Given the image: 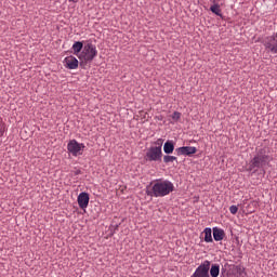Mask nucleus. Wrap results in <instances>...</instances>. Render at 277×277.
Segmentation results:
<instances>
[{
	"label": "nucleus",
	"instance_id": "2",
	"mask_svg": "<svg viewBox=\"0 0 277 277\" xmlns=\"http://www.w3.org/2000/svg\"><path fill=\"white\" fill-rule=\"evenodd\" d=\"M174 189V184L169 181H157L154 183L151 190L148 192V196H154V198H163L168 196L170 192Z\"/></svg>",
	"mask_w": 277,
	"mask_h": 277
},
{
	"label": "nucleus",
	"instance_id": "20",
	"mask_svg": "<svg viewBox=\"0 0 277 277\" xmlns=\"http://www.w3.org/2000/svg\"><path fill=\"white\" fill-rule=\"evenodd\" d=\"M174 119H175V120H176V119H181V113L175 111V113H174Z\"/></svg>",
	"mask_w": 277,
	"mask_h": 277
},
{
	"label": "nucleus",
	"instance_id": "14",
	"mask_svg": "<svg viewBox=\"0 0 277 277\" xmlns=\"http://www.w3.org/2000/svg\"><path fill=\"white\" fill-rule=\"evenodd\" d=\"M163 151L167 154V155H171V153H174V144L170 141H168L167 143H164V146H163Z\"/></svg>",
	"mask_w": 277,
	"mask_h": 277
},
{
	"label": "nucleus",
	"instance_id": "12",
	"mask_svg": "<svg viewBox=\"0 0 277 277\" xmlns=\"http://www.w3.org/2000/svg\"><path fill=\"white\" fill-rule=\"evenodd\" d=\"M83 42H81V41H76L74 44H72V47H71V49H72V51H74V55H77L78 57H79V55L81 54V51H83Z\"/></svg>",
	"mask_w": 277,
	"mask_h": 277
},
{
	"label": "nucleus",
	"instance_id": "15",
	"mask_svg": "<svg viewBox=\"0 0 277 277\" xmlns=\"http://www.w3.org/2000/svg\"><path fill=\"white\" fill-rule=\"evenodd\" d=\"M220 274V265L219 264H212L210 268V276L211 277H217Z\"/></svg>",
	"mask_w": 277,
	"mask_h": 277
},
{
	"label": "nucleus",
	"instance_id": "21",
	"mask_svg": "<svg viewBox=\"0 0 277 277\" xmlns=\"http://www.w3.org/2000/svg\"><path fill=\"white\" fill-rule=\"evenodd\" d=\"M69 1H71V3H77V1H79V0H69Z\"/></svg>",
	"mask_w": 277,
	"mask_h": 277
},
{
	"label": "nucleus",
	"instance_id": "17",
	"mask_svg": "<svg viewBox=\"0 0 277 277\" xmlns=\"http://www.w3.org/2000/svg\"><path fill=\"white\" fill-rule=\"evenodd\" d=\"M163 161H164V163H170V162L174 161V157L173 156H164Z\"/></svg>",
	"mask_w": 277,
	"mask_h": 277
},
{
	"label": "nucleus",
	"instance_id": "18",
	"mask_svg": "<svg viewBox=\"0 0 277 277\" xmlns=\"http://www.w3.org/2000/svg\"><path fill=\"white\" fill-rule=\"evenodd\" d=\"M237 211H238L237 206L233 205V206L229 207L230 214L235 215L237 213Z\"/></svg>",
	"mask_w": 277,
	"mask_h": 277
},
{
	"label": "nucleus",
	"instance_id": "6",
	"mask_svg": "<svg viewBox=\"0 0 277 277\" xmlns=\"http://www.w3.org/2000/svg\"><path fill=\"white\" fill-rule=\"evenodd\" d=\"M211 269V261L206 260L201 263L190 277H209V271Z\"/></svg>",
	"mask_w": 277,
	"mask_h": 277
},
{
	"label": "nucleus",
	"instance_id": "13",
	"mask_svg": "<svg viewBox=\"0 0 277 277\" xmlns=\"http://www.w3.org/2000/svg\"><path fill=\"white\" fill-rule=\"evenodd\" d=\"M203 234H205V238H203L205 242H207V243L213 242L212 229H211V227H206V228L203 229Z\"/></svg>",
	"mask_w": 277,
	"mask_h": 277
},
{
	"label": "nucleus",
	"instance_id": "16",
	"mask_svg": "<svg viewBox=\"0 0 277 277\" xmlns=\"http://www.w3.org/2000/svg\"><path fill=\"white\" fill-rule=\"evenodd\" d=\"M210 12L212 14H215L216 16H221L222 17V12H221L220 5L217 3H215V4L210 6Z\"/></svg>",
	"mask_w": 277,
	"mask_h": 277
},
{
	"label": "nucleus",
	"instance_id": "5",
	"mask_svg": "<svg viewBox=\"0 0 277 277\" xmlns=\"http://www.w3.org/2000/svg\"><path fill=\"white\" fill-rule=\"evenodd\" d=\"M67 150L72 157H81L83 150H85V144L77 142V140H70L67 144Z\"/></svg>",
	"mask_w": 277,
	"mask_h": 277
},
{
	"label": "nucleus",
	"instance_id": "8",
	"mask_svg": "<svg viewBox=\"0 0 277 277\" xmlns=\"http://www.w3.org/2000/svg\"><path fill=\"white\" fill-rule=\"evenodd\" d=\"M64 64L69 70H77L79 68V60L72 55L65 57Z\"/></svg>",
	"mask_w": 277,
	"mask_h": 277
},
{
	"label": "nucleus",
	"instance_id": "3",
	"mask_svg": "<svg viewBox=\"0 0 277 277\" xmlns=\"http://www.w3.org/2000/svg\"><path fill=\"white\" fill-rule=\"evenodd\" d=\"M96 55H98L96 45L92 43L84 44L82 51L78 55V58L80 60V66L85 68L88 64H92V62H94V57H96Z\"/></svg>",
	"mask_w": 277,
	"mask_h": 277
},
{
	"label": "nucleus",
	"instance_id": "1",
	"mask_svg": "<svg viewBox=\"0 0 277 277\" xmlns=\"http://www.w3.org/2000/svg\"><path fill=\"white\" fill-rule=\"evenodd\" d=\"M273 161V157L269 155L267 147L260 148L253 158L249 162L248 172H252L254 169L262 170L265 173V167H269Z\"/></svg>",
	"mask_w": 277,
	"mask_h": 277
},
{
	"label": "nucleus",
	"instance_id": "4",
	"mask_svg": "<svg viewBox=\"0 0 277 277\" xmlns=\"http://www.w3.org/2000/svg\"><path fill=\"white\" fill-rule=\"evenodd\" d=\"M161 146H163V140H157L155 145L151 146L146 153L147 161H161V157H163Z\"/></svg>",
	"mask_w": 277,
	"mask_h": 277
},
{
	"label": "nucleus",
	"instance_id": "19",
	"mask_svg": "<svg viewBox=\"0 0 277 277\" xmlns=\"http://www.w3.org/2000/svg\"><path fill=\"white\" fill-rule=\"evenodd\" d=\"M4 132H5V126L3 124V122L0 121V137L1 135H3Z\"/></svg>",
	"mask_w": 277,
	"mask_h": 277
},
{
	"label": "nucleus",
	"instance_id": "9",
	"mask_svg": "<svg viewBox=\"0 0 277 277\" xmlns=\"http://www.w3.org/2000/svg\"><path fill=\"white\" fill-rule=\"evenodd\" d=\"M197 151L198 149L194 146H183L176 149L179 156H192L196 155Z\"/></svg>",
	"mask_w": 277,
	"mask_h": 277
},
{
	"label": "nucleus",
	"instance_id": "10",
	"mask_svg": "<svg viewBox=\"0 0 277 277\" xmlns=\"http://www.w3.org/2000/svg\"><path fill=\"white\" fill-rule=\"evenodd\" d=\"M78 205L80 209H88V205H90V195H88V193H80L78 196Z\"/></svg>",
	"mask_w": 277,
	"mask_h": 277
},
{
	"label": "nucleus",
	"instance_id": "7",
	"mask_svg": "<svg viewBox=\"0 0 277 277\" xmlns=\"http://www.w3.org/2000/svg\"><path fill=\"white\" fill-rule=\"evenodd\" d=\"M265 48L269 53L274 55L277 54V32L273 34L271 37L266 39Z\"/></svg>",
	"mask_w": 277,
	"mask_h": 277
},
{
	"label": "nucleus",
	"instance_id": "11",
	"mask_svg": "<svg viewBox=\"0 0 277 277\" xmlns=\"http://www.w3.org/2000/svg\"><path fill=\"white\" fill-rule=\"evenodd\" d=\"M212 232H213V239L219 242V241H222L225 237V232L223 228H220L217 226H214L212 228Z\"/></svg>",
	"mask_w": 277,
	"mask_h": 277
},
{
	"label": "nucleus",
	"instance_id": "22",
	"mask_svg": "<svg viewBox=\"0 0 277 277\" xmlns=\"http://www.w3.org/2000/svg\"><path fill=\"white\" fill-rule=\"evenodd\" d=\"M77 174H81V171H77Z\"/></svg>",
	"mask_w": 277,
	"mask_h": 277
}]
</instances>
